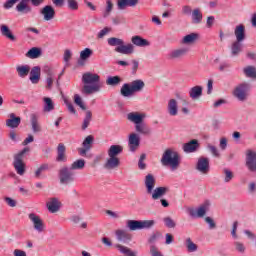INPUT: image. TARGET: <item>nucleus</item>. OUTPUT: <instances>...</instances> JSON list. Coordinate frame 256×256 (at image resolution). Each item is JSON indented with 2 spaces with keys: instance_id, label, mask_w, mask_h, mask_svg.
<instances>
[{
  "instance_id": "052dcab7",
  "label": "nucleus",
  "mask_w": 256,
  "mask_h": 256,
  "mask_svg": "<svg viewBox=\"0 0 256 256\" xmlns=\"http://www.w3.org/2000/svg\"><path fill=\"white\" fill-rule=\"evenodd\" d=\"M205 222L209 225V229H215L217 227V224H215V221L211 217H206Z\"/></svg>"
},
{
  "instance_id": "cd10ccee",
  "label": "nucleus",
  "mask_w": 256,
  "mask_h": 256,
  "mask_svg": "<svg viewBox=\"0 0 256 256\" xmlns=\"http://www.w3.org/2000/svg\"><path fill=\"white\" fill-rule=\"evenodd\" d=\"M137 3H139V0H118L117 7L120 11H123L127 7H135Z\"/></svg>"
},
{
  "instance_id": "72a5a7b5",
  "label": "nucleus",
  "mask_w": 256,
  "mask_h": 256,
  "mask_svg": "<svg viewBox=\"0 0 256 256\" xmlns=\"http://www.w3.org/2000/svg\"><path fill=\"white\" fill-rule=\"evenodd\" d=\"M135 129L137 133H140V135H151V128H149L147 124H136Z\"/></svg>"
},
{
  "instance_id": "603ef678",
  "label": "nucleus",
  "mask_w": 256,
  "mask_h": 256,
  "mask_svg": "<svg viewBox=\"0 0 256 256\" xmlns=\"http://www.w3.org/2000/svg\"><path fill=\"white\" fill-rule=\"evenodd\" d=\"M145 159H147V155L146 154H141L140 155V159L138 161V167L142 171L147 169V164H145Z\"/></svg>"
},
{
  "instance_id": "a19ab883",
  "label": "nucleus",
  "mask_w": 256,
  "mask_h": 256,
  "mask_svg": "<svg viewBox=\"0 0 256 256\" xmlns=\"http://www.w3.org/2000/svg\"><path fill=\"white\" fill-rule=\"evenodd\" d=\"M93 117V114L91 113V111L87 110L86 111V116L83 120L82 123V130L85 131V129H87V127H89V125L91 124V119Z\"/></svg>"
},
{
  "instance_id": "f257e3e1",
  "label": "nucleus",
  "mask_w": 256,
  "mask_h": 256,
  "mask_svg": "<svg viewBox=\"0 0 256 256\" xmlns=\"http://www.w3.org/2000/svg\"><path fill=\"white\" fill-rule=\"evenodd\" d=\"M107 43L110 47H115V53L120 55H133L136 47H149L151 45L147 39L136 35L132 36L131 43H125V40L117 37H110L107 39Z\"/></svg>"
},
{
  "instance_id": "69168bd1",
  "label": "nucleus",
  "mask_w": 256,
  "mask_h": 256,
  "mask_svg": "<svg viewBox=\"0 0 256 256\" xmlns=\"http://www.w3.org/2000/svg\"><path fill=\"white\" fill-rule=\"evenodd\" d=\"M67 109L70 113H72V115H75L77 113V111L75 110V107L73 106V104H71V102L69 101H65Z\"/></svg>"
},
{
  "instance_id": "9b49d317",
  "label": "nucleus",
  "mask_w": 256,
  "mask_h": 256,
  "mask_svg": "<svg viewBox=\"0 0 256 256\" xmlns=\"http://www.w3.org/2000/svg\"><path fill=\"white\" fill-rule=\"evenodd\" d=\"M141 145V137L137 133H131L128 136V149L131 153H135Z\"/></svg>"
},
{
  "instance_id": "5fc2aeb1",
  "label": "nucleus",
  "mask_w": 256,
  "mask_h": 256,
  "mask_svg": "<svg viewBox=\"0 0 256 256\" xmlns=\"http://www.w3.org/2000/svg\"><path fill=\"white\" fill-rule=\"evenodd\" d=\"M68 9H71V11H77L79 9V3L77 0H67Z\"/></svg>"
},
{
  "instance_id": "2f4dec72",
  "label": "nucleus",
  "mask_w": 256,
  "mask_h": 256,
  "mask_svg": "<svg viewBox=\"0 0 256 256\" xmlns=\"http://www.w3.org/2000/svg\"><path fill=\"white\" fill-rule=\"evenodd\" d=\"M123 153V146L121 145H112L108 149V157H117Z\"/></svg>"
},
{
  "instance_id": "4c0bfd02",
  "label": "nucleus",
  "mask_w": 256,
  "mask_h": 256,
  "mask_svg": "<svg viewBox=\"0 0 256 256\" xmlns=\"http://www.w3.org/2000/svg\"><path fill=\"white\" fill-rule=\"evenodd\" d=\"M40 55L41 50L38 47H33L26 53V57H28L29 59H39Z\"/></svg>"
},
{
  "instance_id": "680f3d73",
  "label": "nucleus",
  "mask_w": 256,
  "mask_h": 256,
  "mask_svg": "<svg viewBox=\"0 0 256 256\" xmlns=\"http://www.w3.org/2000/svg\"><path fill=\"white\" fill-rule=\"evenodd\" d=\"M214 24H215V16H208L206 21V27H208V29H211V27H213Z\"/></svg>"
},
{
  "instance_id": "6ab92c4d",
  "label": "nucleus",
  "mask_w": 256,
  "mask_h": 256,
  "mask_svg": "<svg viewBox=\"0 0 256 256\" xmlns=\"http://www.w3.org/2000/svg\"><path fill=\"white\" fill-rule=\"evenodd\" d=\"M167 111L170 117H177L179 115V105L175 99L168 101Z\"/></svg>"
},
{
  "instance_id": "79ce46f5",
  "label": "nucleus",
  "mask_w": 256,
  "mask_h": 256,
  "mask_svg": "<svg viewBox=\"0 0 256 256\" xmlns=\"http://www.w3.org/2000/svg\"><path fill=\"white\" fill-rule=\"evenodd\" d=\"M45 171H49V164L47 163L40 165L38 169H36V171L34 172L36 179H39V177H41V174L45 173Z\"/></svg>"
},
{
  "instance_id": "412c9836",
  "label": "nucleus",
  "mask_w": 256,
  "mask_h": 256,
  "mask_svg": "<svg viewBox=\"0 0 256 256\" xmlns=\"http://www.w3.org/2000/svg\"><path fill=\"white\" fill-rule=\"evenodd\" d=\"M46 207L50 213H57L61 207V202L57 198H50L46 203Z\"/></svg>"
},
{
  "instance_id": "c756f323",
  "label": "nucleus",
  "mask_w": 256,
  "mask_h": 256,
  "mask_svg": "<svg viewBox=\"0 0 256 256\" xmlns=\"http://www.w3.org/2000/svg\"><path fill=\"white\" fill-rule=\"evenodd\" d=\"M41 79V68L39 67H33L30 71V81L34 85L39 83V80Z\"/></svg>"
},
{
  "instance_id": "c9c22d12",
  "label": "nucleus",
  "mask_w": 256,
  "mask_h": 256,
  "mask_svg": "<svg viewBox=\"0 0 256 256\" xmlns=\"http://www.w3.org/2000/svg\"><path fill=\"white\" fill-rule=\"evenodd\" d=\"M121 83H123V79L120 78V76H109L106 79V85L110 87H117V85H121Z\"/></svg>"
},
{
  "instance_id": "de8ad7c7",
  "label": "nucleus",
  "mask_w": 256,
  "mask_h": 256,
  "mask_svg": "<svg viewBox=\"0 0 256 256\" xmlns=\"http://www.w3.org/2000/svg\"><path fill=\"white\" fill-rule=\"evenodd\" d=\"M74 103L78 105V107H80V109H82L83 111L87 110V107L83 103V99L81 98V96H79V94L74 95Z\"/></svg>"
},
{
  "instance_id": "13d9d810",
  "label": "nucleus",
  "mask_w": 256,
  "mask_h": 256,
  "mask_svg": "<svg viewBox=\"0 0 256 256\" xmlns=\"http://www.w3.org/2000/svg\"><path fill=\"white\" fill-rule=\"evenodd\" d=\"M4 201L8 207H17V201L11 197H5Z\"/></svg>"
},
{
  "instance_id": "7ed1b4c3",
  "label": "nucleus",
  "mask_w": 256,
  "mask_h": 256,
  "mask_svg": "<svg viewBox=\"0 0 256 256\" xmlns=\"http://www.w3.org/2000/svg\"><path fill=\"white\" fill-rule=\"evenodd\" d=\"M155 183H156V180L153 174H148L145 176L144 185L146 187V191L148 195H152V199L154 201H157V199H161V197L169 193V188L168 187L155 188Z\"/></svg>"
},
{
  "instance_id": "dca6fc26",
  "label": "nucleus",
  "mask_w": 256,
  "mask_h": 256,
  "mask_svg": "<svg viewBox=\"0 0 256 256\" xmlns=\"http://www.w3.org/2000/svg\"><path fill=\"white\" fill-rule=\"evenodd\" d=\"M196 169L203 175H207L209 173V158L200 157L198 159Z\"/></svg>"
},
{
  "instance_id": "4468645a",
  "label": "nucleus",
  "mask_w": 256,
  "mask_h": 256,
  "mask_svg": "<svg viewBox=\"0 0 256 256\" xmlns=\"http://www.w3.org/2000/svg\"><path fill=\"white\" fill-rule=\"evenodd\" d=\"M29 219L32 221L34 225V229L38 231V233H43L45 231V224L43 223V220L41 217L37 216L36 214H29Z\"/></svg>"
},
{
  "instance_id": "ea45409f",
  "label": "nucleus",
  "mask_w": 256,
  "mask_h": 256,
  "mask_svg": "<svg viewBox=\"0 0 256 256\" xmlns=\"http://www.w3.org/2000/svg\"><path fill=\"white\" fill-rule=\"evenodd\" d=\"M16 71H17L19 77H27V75H29V71H31V68L27 65L18 66L16 68Z\"/></svg>"
},
{
  "instance_id": "f704fd0d",
  "label": "nucleus",
  "mask_w": 256,
  "mask_h": 256,
  "mask_svg": "<svg viewBox=\"0 0 256 256\" xmlns=\"http://www.w3.org/2000/svg\"><path fill=\"white\" fill-rule=\"evenodd\" d=\"M201 21H203V13H201V9L196 8L192 11V23L199 25Z\"/></svg>"
},
{
  "instance_id": "c03bdc74",
  "label": "nucleus",
  "mask_w": 256,
  "mask_h": 256,
  "mask_svg": "<svg viewBox=\"0 0 256 256\" xmlns=\"http://www.w3.org/2000/svg\"><path fill=\"white\" fill-rule=\"evenodd\" d=\"M44 103V111L46 113H49V111H53V109H55V106L53 105V100H51V98L44 97Z\"/></svg>"
},
{
  "instance_id": "09e8293b",
  "label": "nucleus",
  "mask_w": 256,
  "mask_h": 256,
  "mask_svg": "<svg viewBox=\"0 0 256 256\" xmlns=\"http://www.w3.org/2000/svg\"><path fill=\"white\" fill-rule=\"evenodd\" d=\"M186 247L189 253H195V251H197V244L193 243V241H191V238L186 239Z\"/></svg>"
},
{
  "instance_id": "9d476101",
  "label": "nucleus",
  "mask_w": 256,
  "mask_h": 256,
  "mask_svg": "<svg viewBox=\"0 0 256 256\" xmlns=\"http://www.w3.org/2000/svg\"><path fill=\"white\" fill-rule=\"evenodd\" d=\"M209 201L204 202L202 205H200L197 209L191 208L189 210L190 217L194 218H203L207 214V211H209Z\"/></svg>"
},
{
  "instance_id": "4be33fe9",
  "label": "nucleus",
  "mask_w": 256,
  "mask_h": 256,
  "mask_svg": "<svg viewBox=\"0 0 256 256\" xmlns=\"http://www.w3.org/2000/svg\"><path fill=\"white\" fill-rule=\"evenodd\" d=\"M65 151H67V148H65V144H58L56 157V161H58V163H65V161H67V155L65 154Z\"/></svg>"
},
{
  "instance_id": "6e6d98bb",
  "label": "nucleus",
  "mask_w": 256,
  "mask_h": 256,
  "mask_svg": "<svg viewBox=\"0 0 256 256\" xmlns=\"http://www.w3.org/2000/svg\"><path fill=\"white\" fill-rule=\"evenodd\" d=\"M234 247L236 249V251H238V253H245V244H243L240 241H236L234 242Z\"/></svg>"
},
{
  "instance_id": "58836bf2",
  "label": "nucleus",
  "mask_w": 256,
  "mask_h": 256,
  "mask_svg": "<svg viewBox=\"0 0 256 256\" xmlns=\"http://www.w3.org/2000/svg\"><path fill=\"white\" fill-rule=\"evenodd\" d=\"M84 167H85V160L79 159V160L74 161L71 164L70 169L72 171H77V170L84 169Z\"/></svg>"
},
{
  "instance_id": "37998d69",
  "label": "nucleus",
  "mask_w": 256,
  "mask_h": 256,
  "mask_svg": "<svg viewBox=\"0 0 256 256\" xmlns=\"http://www.w3.org/2000/svg\"><path fill=\"white\" fill-rule=\"evenodd\" d=\"M244 74L246 75V77L256 79V68L254 66H248L244 68Z\"/></svg>"
},
{
  "instance_id": "a211bd4d",
  "label": "nucleus",
  "mask_w": 256,
  "mask_h": 256,
  "mask_svg": "<svg viewBox=\"0 0 256 256\" xmlns=\"http://www.w3.org/2000/svg\"><path fill=\"white\" fill-rule=\"evenodd\" d=\"M40 13L43 15L44 21H52V19H55V8L51 5L44 6Z\"/></svg>"
},
{
  "instance_id": "bf43d9fd",
  "label": "nucleus",
  "mask_w": 256,
  "mask_h": 256,
  "mask_svg": "<svg viewBox=\"0 0 256 256\" xmlns=\"http://www.w3.org/2000/svg\"><path fill=\"white\" fill-rule=\"evenodd\" d=\"M20 0H7L4 4L3 7L4 9H12V7L15 5V3H18Z\"/></svg>"
},
{
  "instance_id": "a18cd8bd",
  "label": "nucleus",
  "mask_w": 256,
  "mask_h": 256,
  "mask_svg": "<svg viewBox=\"0 0 256 256\" xmlns=\"http://www.w3.org/2000/svg\"><path fill=\"white\" fill-rule=\"evenodd\" d=\"M91 55H93V50H91L90 48H85L80 52V59L82 61H87V59H89Z\"/></svg>"
},
{
  "instance_id": "2eb2a0df",
  "label": "nucleus",
  "mask_w": 256,
  "mask_h": 256,
  "mask_svg": "<svg viewBox=\"0 0 256 256\" xmlns=\"http://www.w3.org/2000/svg\"><path fill=\"white\" fill-rule=\"evenodd\" d=\"M246 166L249 171H256V152L253 150H248L246 152Z\"/></svg>"
},
{
  "instance_id": "b1692460",
  "label": "nucleus",
  "mask_w": 256,
  "mask_h": 256,
  "mask_svg": "<svg viewBox=\"0 0 256 256\" xmlns=\"http://www.w3.org/2000/svg\"><path fill=\"white\" fill-rule=\"evenodd\" d=\"M199 149V141L193 139L188 143L183 144L184 153H195Z\"/></svg>"
},
{
  "instance_id": "bb28decb",
  "label": "nucleus",
  "mask_w": 256,
  "mask_h": 256,
  "mask_svg": "<svg viewBox=\"0 0 256 256\" xmlns=\"http://www.w3.org/2000/svg\"><path fill=\"white\" fill-rule=\"evenodd\" d=\"M30 123L33 133H41V125L39 124V115L33 113L30 115Z\"/></svg>"
},
{
  "instance_id": "a878e982",
  "label": "nucleus",
  "mask_w": 256,
  "mask_h": 256,
  "mask_svg": "<svg viewBox=\"0 0 256 256\" xmlns=\"http://www.w3.org/2000/svg\"><path fill=\"white\" fill-rule=\"evenodd\" d=\"M127 119L131 123H135L136 125H139L140 123H143V119H145V115L140 114L139 112H131L127 115Z\"/></svg>"
},
{
  "instance_id": "774afa93",
  "label": "nucleus",
  "mask_w": 256,
  "mask_h": 256,
  "mask_svg": "<svg viewBox=\"0 0 256 256\" xmlns=\"http://www.w3.org/2000/svg\"><path fill=\"white\" fill-rule=\"evenodd\" d=\"M14 256H27V252L19 249H15L13 252Z\"/></svg>"
},
{
  "instance_id": "0eeeda50",
  "label": "nucleus",
  "mask_w": 256,
  "mask_h": 256,
  "mask_svg": "<svg viewBox=\"0 0 256 256\" xmlns=\"http://www.w3.org/2000/svg\"><path fill=\"white\" fill-rule=\"evenodd\" d=\"M73 170L67 166L60 168L58 171V177L61 185H69L75 181Z\"/></svg>"
},
{
  "instance_id": "f3484780",
  "label": "nucleus",
  "mask_w": 256,
  "mask_h": 256,
  "mask_svg": "<svg viewBox=\"0 0 256 256\" xmlns=\"http://www.w3.org/2000/svg\"><path fill=\"white\" fill-rule=\"evenodd\" d=\"M119 165H121L119 157L109 156L104 163V169H107L108 171H113V169H117Z\"/></svg>"
},
{
  "instance_id": "1a4fd4ad",
  "label": "nucleus",
  "mask_w": 256,
  "mask_h": 256,
  "mask_svg": "<svg viewBox=\"0 0 256 256\" xmlns=\"http://www.w3.org/2000/svg\"><path fill=\"white\" fill-rule=\"evenodd\" d=\"M251 89V86L247 83H242L236 86V88L233 91V95L238 99V101H247V98L249 97V90Z\"/></svg>"
},
{
  "instance_id": "5701e85b",
  "label": "nucleus",
  "mask_w": 256,
  "mask_h": 256,
  "mask_svg": "<svg viewBox=\"0 0 256 256\" xmlns=\"http://www.w3.org/2000/svg\"><path fill=\"white\" fill-rule=\"evenodd\" d=\"M9 119L6 120V126L10 129H17L21 125V117H16L14 113L9 115Z\"/></svg>"
},
{
  "instance_id": "393cba45",
  "label": "nucleus",
  "mask_w": 256,
  "mask_h": 256,
  "mask_svg": "<svg viewBox=\"0 0 256 256\" xmlns=\"http://www.w3.org/2000/svg\"><path fill=\"white\" fill-rule=\"evenodd\" d=\"M0 33L3 37H6V39H9V41H17V37L13 35V32H11V29H9V26L5 24L0 25Z\"/></svg>"
},
{
  "instance_id": "39448f33",
  "label": "nucleus",
  "mask_w": 256,
  "mask_h": 256,
  "mask_svg": "<svg viewBox=\"0 0 256 256\" xmlns=\"http://www.w3.org/2000/svg\"><path fill=\"white\" fill-rule=\"evenodd\" d=\"M161 164L164 167L167 166H171V169H173V171H175V169L179 168V153H177V151H175L172 148H168L164 151V153L162 154V158H161Z\"/></svg>"
},
{
  "instance_id": "20e7f679",
  "label": "nucleus",
  "mask_w": 256,
  "mask_h": 256,
  "mask_svg": "<svg viewBox=\"0 0 256 256\" xmlns=\"http://www.w3.org/2000/svg\"><path fill=\"white\" fill-rule=\"evenodd\" d=\"M143 89H145V82L141 79L134 80L122 85L120 95H122V97H133L135 93H141Z\"/></svg>"
},
{
  "instance_id": "ddd939ff",
  "label": "nucleus",
  "mask_w": 256,
  "mask_h": 256,
  "mask_svg": "<svg viewBox=\"0 0 256 256\" xmlns=\"http://www.w3.org/2000/svg\"><path fill=\"white\" fill-rule=\"evenodd\" d=\"M29 1L31 0H21L17 5L15 10L20 15H29L33 11V8L29 5Z\"/></svg>"
},
{
  "instance_id": "864d4df0",
  "label": "nucleus",
  "mask_w": 256,
  "mask_h": 256,
  "mask_svg": "<svg viewBox=\"0 0 256 256\" xmlns=\"http://www.w3.org/2000/svg\"><path fill=\"white\" fill-rule=\"evenodd\" d=\"M113 11V2L111 0L106 1V10L103 17H109L110 13Z\"/></svg>"
},
{
  "instance_id": "e2e57ef3",
  "label": "nucleus",
  "mask_w": 256,
  "mask_h": 256,
  "mask_svg": "<svg viewBox=\"0 0 256 256\" xmlns=\"http://www.w3.org/2000/svg\"><path fill=\"white\" fill-rule=\"evenodd\" d=\"M208 149L210 151V153H212V155H214V157H219V150L217 149V147L213 146V145H208Z\"/></svg>"
},
{
  "instance_id": "6e6552de",
  "label": "nucleus",
  "mask_w": 256,
  "mask_h": 256,
  "mask_svg": "<svg viewBox=\"0 0 256 256\" xmlns=\"http://www.w3.org/2000/svg\"><path fill=\"white\" fill-rule=\"evenodd\" d=\"M29 148H24L14 157V169L18 175H25V162H23V155L28 153Z\"/></svg>"
},
{
  "instance_id": "f03ea898",
  "label": "nucleus",
  "mask_w": 256,
  "mask_h": 256,
  "mask_svg": "<svg viewBox=\"0 0 256 256\" xmlns=\"http://www.w3.org/2000/svg\"><path fill=\"white\" fill-rule=\"evenodd\" d=\"M101 77L98 74L91 72L84 73L82 76V82L84 83L82 93L85 95H91L101 91V84H99Z\"/></svg>"
},
{
  "instance_id": "8fccbe9b",
  "label": "nucleus",
  "mask_w": 256,
  "mask_h": 256,
  "mask_svg": "<svg viewBox=\"0 0 256 256\" xmlns=\"http://www.w3.org/2000/svg\"><path fill=\"white\" fill-rule=\"evenodd\" d=\"M94 140L95 138L93 137V135L87 136L82 143L83 147H86V149H91V145H93Z\"/></svg>"
},
{
  "instance_id": "e433bc0d",
  "label": "nucleus",
  "mask_w": 256,
  "mask_h": 256,
  "mask_svg": "<svg viewBox=\"0 0 256 256\" xmlns=\"http://www.w3.org/2000/svg\"><path fill=\"white\" fill-rule=\"evenodd\" d=\"M199 39V34L197 33H190L183 38L184 45H191V43H195Z\"/></svg>"
},
{
  "instance_id": "7c9ffc66",
  "label": "nucleus",
  "mask_w": 256,
  "mask_h": 256,
  "mask_svg": "<svg viewBox=\"0 0 256 256\" xmlns=\"http://www.w3.org/2000/svg\"><path fill=\"white\" fill-rule=\"evenodd\" d=\"M234 35L236 37V41H245V26L238 25L235 28Z\"/></svg>"
},
{
  "instance_id": "0e129e2a",
  "label": "nucleus",
  "mask_w": 256,
  "mask_h": 256,
  "mask_svg": "<svg viewBox=\"0 0 256 256\" xmlns=\"http://www.w3.org/2000/svg\"><path fill=\"white\" fill-rule=\"evenodd\" d=\"M150 253L152 256H163V254L159 252V249H157V247L153 245L150 247Z\"/></svg>"
},
{
  "instance_id": "3c124183",
  "label": "nucleus",
  "mask_w": 256,
  "mask_h": 256,
  "mask_svg": "<svg viewBox=\"0 0 256 256\" xmlns=\"http://www.w3.org/2000/svg\"><path fill=\"white\" fill-rule=\"evenodd\" d=\"M223 173H224V183H229L233 179V177H234V175L231 172V170H229L227 168H225L223 170Z\"/></svg>"
},
{
  "instance_id": "c85d7f7f",
  "label": "nucleus",
  "mask_w": 256,
  "mask_h": 256,
  "mask_svg": "<svg viewBox=\"0 0 256 256\" xmlns=\"http://www.w3.org/2000/svg\"><path fill=\"white\" fill-rule=\"evenodd\" d=\"M203 95V87L194 86L189 90V97L193 99V101H197Z\"/></svg>"
},
{
  "instance_id": "473e14b6",
  "label": "nucleus",
  "mask_w": 256,
  "mask_h": 256,
  "mask_svg": "<svg viewBox=\"0 0 256 256\" xmlns=\"http://www.w3.org/2000/svg\"><path fill=\"white\" fill-rule=\"evenodd\" d=\"M46 83H47V89L53 88V83L55 81V72L51 68L46 69Z\"/></svg>"
},
{
  "instance_id": "4d7b16f0",
  "label": "nucleus",
  "mask_w": 256,
  "mask_h": 256,
  "mask_svg": "<svg viewBox=\"0 0 256 256\" xmlns=\"http://www.w3.org/2000/svg\"><path fill=\"white\" fill-rule=\"evenodd\" d=\"M166 227H168L169 229H174V227L176 226V223L173 219H171V217H166L163 219Z\"/></svg>"
},
{
  "instance_id": "f8f14e48",
  "label": "nucleus",
  "mask_w": 256,
  "mask_h": 256,
  "mask_svg": "<svg viewBox=\"0 0 256 256\" xmlns=\"http://www.w3.org/2000/svg\"><path fill=\"white\" fill-rule=\"evenodd\" d=\"M114 235H115L116 240L118 241V243L127 244L131 241V239H133V236L131 235V233H129L125 229L115 230Z\"/></svg>"
},
{
  "instance_id": "aec40b11",
  "label": "nucleus",
  "mask_w": 256,
  "mask_h": 256,
  "mask_svg": "<svg viewBox=\"0 0 256 256\" xmlns=\"http://www.w3.org/2000/svg\"><path fill=\"white\" fill-rule=\"evenodd\" d=\"M187 53H189V49H187V48L175 49L169 53L168 58L169 59H183V57H185V55H187Z\"/></svg>"
},
{
  "instance_id": "423d86ee",
  "label": "nucleus",
  "mask_w": 256,
  "mask_h": 256,
  "mask_svg": "<svg viewBox=\"0 0 256 256\" xmlns=\"http://www.w3.org/2000/svg\"><path fill=\"white\" fill-rule=\"evenodd\" d=\"M126 225L130 231H141L142 229L154 227L155 220H128Z\"/></svg>"
},
{
  "instance_id": "338daca9",
  "label": "nucleus",
  "mask_w": 256,
  "mask_h": 256,
  "mask_svg": "<svg viewBox=\"0 0 256 256\" xmlns=\"http://www.w3.org/2000/svg\"><path fill=\"white\" fill-rule=\"evenodd\" d=\"M109 31H111L110 28L105 27L104 29H102L99 33H98V37L99 39H103V37H105V35H107V33H109Z\"/></svg>"
},
{
  "instance_id": "49530a36",
  "label": "nucleus",
  "mask_w": 256,
  "mask_h": 256,
  "mask_svg": "<svg viewBox=\"0 0 256 256\" xmlns=\"http://www.w3.org/2000/svg\"><path fill=\"white\" fill-rule=\"evenodd\" d=\"M231 53L234 57L237 56L238 53H241V42L240 41H235L234 43H232Z\"/></svg>"
}]
</instances>
